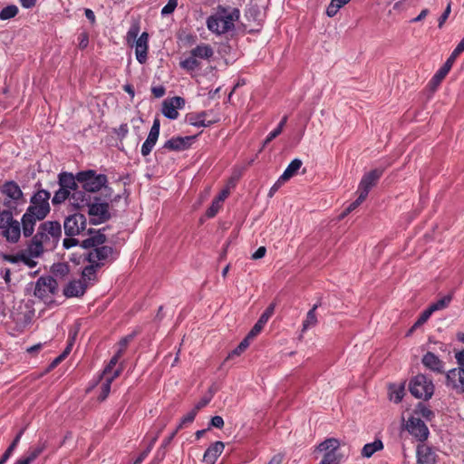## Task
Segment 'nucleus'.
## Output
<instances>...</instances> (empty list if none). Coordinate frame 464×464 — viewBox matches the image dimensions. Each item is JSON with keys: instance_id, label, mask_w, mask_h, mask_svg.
Returning a JSON list of instances; mask_svg holds the SVG:
<instances>
[{"instance_id": "6e6d98bb", "label": "nucleus", "mask_w": 464, "mask_h": 464, "mask_svg": "<svg viewBox=\"0 0 464 464\" xmlns=\"http://www.w3.org/2000/svg\"><path fill=\"white\" fill-rule=\"evenodd\" d=\"M131 339H132V335H130V334L123 337L119 342V349H118L117 353L123 354L129 343L131 341Z\"/></svg>"}, {"instance_id": "680f3d73", "label": "nucleus", "mask_w": 464, "mask_h": 464, "mask_svg": "<svg viewBox=\"0 0 464 464\" xmlns=\"http://www.w3.org/2000/svg\"><path fill=\"white\" fill-rule=\"evenodd\" d=\"M210 426L222 429L224 427V420L221 416H214L210 420Z\"/></svg>"}, {"instance_id": "8fccbe9b", "label": "nucleus", "mask_w": 464, "mask_h": 464, "mask_svg": "<svg viewBox=\"0 0 464 464\" xmlns=\"http://www.w3.org/2000/svg\"><path fill=\"white\" fill-rule=\"evenodd\" d=\"M31 257H33L30 253L28 252V255L21 252L20 253V262H23L24 265H26L28 267L33 268L36 266L37 262L33 260Z\"/></svg>"}, {"instance_id": "ea45409f", "label": "nucleus", "mask_w": 464, "mask_h": 464, "mask_svg": "<svg viewBox=\"0 0 464 464\" xmlns=\"http://www.w3.org/2000/svg\"><path fill=\"white\" fill-rule=\"evenodd\" d=\"M69 272H70L69 266L65 263H57L52 266V273L55 276H59V277L63 278V277L66 276L69 274Z\"/></svg>"}, {"instance_id": "aec40b11", "label": "nucleus", "mask_w": 464, "mask_h": 464, "mask_svg": "<svg viewBox=\"0 0 464 464\" xmlns=\"http://www.w3.org/2000/svg\"><path fill=\"white\" fill-rule=\"evenodd\" d=\"M89 233V237H87L86 239L82 240V243H81V246L83 248H94V247H97V246H102L105 241H106V236L102 233L101 230H92L90 229L88 231Z\"/></svg>"}, {"instance_id": "49530a36", "label": "nucleus", "mask_w": 464, "mask_h": 464, "mask_svg": "<svg viewBox=\"0 0 464 464\" xmlns=\"http://www.w3.org/2000/svg\"><path fill=\"white\" fill-rule=\"evenodd\" d=\"M367 197L364 196L362 193H359V196L356 200L352 202L347 208L345 209L343 215H347L348 213L353 211L355 208H357L366 198Z\"/></svg>"}, {"instance_id": "37998d69", "label": "nucleus", "mask_w": 464, "mask_h": 464, "mask_svg": "<svg viewBox=\"0 0 464 464\" xmlns=\"http://www.w3.org/2000/svg\"><path fill=\"white\" fill-rule=\"evenodd\" d=\"M250 343V340L246 336L243 341L228 354L227 358H231L235 355H240Z\"/></svg>"}, {"instance_id": "e433bc0d", "label": "nucleus", "mask_w": 464, "mask_h": 464, "mask_svg": "<svg viewBox=\"0 0 464 464\" xmlns=\"http://www.w3.org/2000/svg\"><path fill=\"white\" fill-rule=\"evenodd\" d=\"M351 0H331V3L327 6L326 14L329 17L334 16L340 8L348 4Z\"/></svg>"}, {"instance_id": "3c124183", "label": "nucleus", "mask_w": 464, "mask_h": 464, "mask_svg": "<svg viewBox=\"0 0 464 464\" xmlns=\"http://www.w3.org/2000/svg\"><path fill=\"white\" fill-rule=\"evenodd\" d=\"M418 411L423 418L429 420H431V418L434 416L433 411L425 407L422 403L418 404Z\"/></svg>"}, {"instance_id": "a18cd8bd", "label": "nucleus", "mask_w": 464, "mask_h": 464, "mask_svg": "<svg viewBox=\"0 0 464 464\" xmlns=\"http://www.w3.org/2000/svg\"><path fill=\"white\" fill-rule=\"evenodd\" d=\"M198 411H195V409L193 408L187 415H185L182 419H181V421L180 423L179 424L178 426V430H181L183 428L184 425L188 424V423H191L193 422V420H195V417L197 415Z\"/></svg>"}, {"instance_id": "bf43d9fd", "label": "nucleus", "mask_w": 464, "mask_h": 464, "mask_svg": "<svg viewBox=\"0 0 464 464\" xmlns=\"http://www.w3.org/2000/svg\"><path fill=\"white\" fill-rule=\"evenodd\" d=\"M287 180H282V176L279 177V179L276 181V183L271 187L268 197L272 198L275 193L281 188V186L286 182Z\"/></svg>"}, {"instance_id": "4468645a", "label": "nucleus", "mask_w": 464, "mask_h": 464, "mask_svg": "<svg viewBox=\"0 0 464 464\" xmlns=\"http://www.w3.org/2000/svg\"><path fill=\"white\" fill-rule=\"evenodd\" d=\"M406 430L420 442H424L430 434L425 422L420 418L411 417L406 423Z\"/></svg>"}, {"instance_id": "72a5a7b5", "label": "nucleus", "mask_w": 464, "mask_h": 464, "mask_svg": "<svg viewBox=\"0 0 464 464\" xmlns=\"http://www.w3.org/2000/svg\"><path fill=\"white\" fill-rule=\"evenodd\" d=\"M24 431V429H22L18 432V434L15 436L13 442L9 445L7 450L5 451V453L0 458V464H5L7 461V459L11 457L12 453L14 452V450H15L16 446L18 445V443L21 440V437H22Z\"/></svg>"}, {"instance_id": "338daca9", "label": "nucleus", "mask_w": 464, "mask_h": 464, "mask_svg": "<svg viewBox=\"0 0 464 464\" xmlns=\"http://www.w3.org/2000/svg\"><path fill=\"white\" fill-rule=\"evenodd\" d=\"M165 88L163 86H155L151 88V92L156 98H161L165 94Z\"/></svg>"}, {"instance_id": "09e8293b", "label": "nucleus", "mask_w": 464, "mask_h": 464, "mask_svg": "<svg viewBox=\"0 0 464 464\" xmlns=\"http://www.w3.org/2000/svg\"><path fill=\"white\" fill-rule=\"evenodd\" d=\"M222 204L217 201L216 199L213 200L211 206L207 209L206 215L208 218H214L217 213L221 208Z\"/></svg>"}, {"instance_id": "603ef678", "label": "nucleus", "mask_w": 464, "mask_h": 464, "mask_svg": "<svg viewBox=\"0 0 464 464\" xmlns=\"http://www.w3.org/2000/svg\"><path fill=\"white\" fill-rule=\"evenodd\" d=\"M433 313L430 310V308L428 307L426 310H424L420 317L418 318V320L415 322V326H420L422 325L423 324H425L428 319L430 317V315L432 314Z\"/></svg>"}, {"instance_id": "052dcab7", "label": "nucleus", "mask_w": 464, "mask_h": 464, "mask_svg": "<svg viewBox=\"0 0 464 464\" xmlns=\"http://www.w3.org/2000/svg\"><path fill=\"white\" fill-rule=\"evenodd\" d=\"M176 110L181 109L185 105V100L179 96H175L169 100Z\"/></svg>"}, {"instance_id": "4be33fe9", "label": "nucleus", "mask_w": 464, "mask_h": 464, "mask_svg": "<svg viewBox=\"0 0 464 464\" xmlns=\"http://www.w3.org/2000/svg\"><path fill=\"white\" fill-rule=\"evenodd\" d=\"M87 287L82 279L72 280L64 288L63 295L66 297H79L84 295Z\"/></svg>"}, {"instance_id": "5fc2aeb1", "label": "nucleus", "mask_w": 464, "mask_h": 464, "mask_svg": "<svg viewBox=\"0 0 464 464\" xmlns=\"http://www.w3.org/2000/svg\"><path fill=\"white\" fill-rule=\"evenodd\" d=\"M77 334V331H75L71 336H70V339H69V342H68V344L66 346V348L64 349V351L60 354L62 358L65 359L67 357V355L71 353L72 351V345H73V343H74V340H75V336Z\"/></svg>"}, {"instance_id": "f257e3e1", "label": "nucleus", "mask_w": 464, "mask_h": 464, "mask_svg": "<svg viewBox=\"0 0 464 464\" xmlns=\"http://www.w3.org/2000/svg\"><path fill=\"white\" fill-rule=\"evenodd\" d=\"M50 192L43 188L38 189L32 196L30 205L22 217V230L24 237H31L36 222L44 220L50 213Z\"/></svg>"}, {"instance_id": "f3484780", "label": "nucleus", "mask_w": 464, "mask_h": 464, "mask_svg": "<svg viewBox=\"0 0 464 464\" xmlns=\"http://www.w3.org/2000/svg\"><path fill=\"white\" fill-rule=\"evenodd\" d=\"M160 122L158 118L153 121L150 133L141 146V155L146 157L152 151L160 136Z\"/></svg>"}, {"instance_id": "423d86ee", "label": "nucleus", "mask_w": 464, "mask_h": 464, "mask_svg": "<svg viewBox=\"0 0 464 464\" xmlns=\"http://www.w3.org/2000/svg\"><path fill=\"white\" fill-rule=\"evenodd\" d=\"M20 222L13 218V213L10 210H3L0 217V228L3 229V236L7 241L15 243L21 236Z\"/></svg>"}, {"instance_id": "393cba45", "label": "nucleus", "mask_w": 464, "mask_h": 464, "mask_svg": "<svg viewBox=\"0 0 464 464\" xmlns=\"http://www.w3.org/2000/svg\"><path fill=\"white\" fill-rule=\"evenodd\" d=\"M58 179L59 186L70 190V192L76 190L78 184H80L77 181V174L73 176L72 173L62 172L59 174Z\"/></svg>"}, {"instance_id": "c03bdc74", "label": "nucleus", "mask_w": 464, "mask_h": 464, "mask_svg": "<svg viewBox=\"0 0 464 464\" xmlns=\"http://www.w3.org/2000/svg\"><path fill=\"white\" fill-rule=\"evenodd\" d=\"M122 356V354L116 352V353L110 360L108 365L104 368L102 372V376H111L113 372H111L112 368L117 364L119 359Z\"/></svg>"}, {"instance_id": "c85d7f7f", "label": "nucleus", "mask_w": 464, "mask_h": 464, "mask_svg": "<svg viewBox=\"0 0 464 464\" xmlns=\"http://www.w3.org/2000/svg\"><path fill=\"white\" fill-rule=\"evenodd\" d=\"M207 112L202 111L200 113H190L187 115V121L193 126L206 127L212 123V121L206 122ZM215 121H213L214 122Z\"/></svg>"}, {"instance_id": "6e6552de", "label": "nucleus", "mask_w": 464, "mask_h": 464, "mask_svg": "<svg viewBox=\"0 0 464 464\" xmlns=\"http://www.w3.org/2000/svg\"><path fill=\"white\" fill-rule=\"evenodd\" d=\"M2 192L9 198L3 203L7 208L6 210L11 211L12 208H15V205L20 201L24 202L23 191L14 181H5L2 186Z\"/></svg>"}, {"instance_id": "9b49d317", "label": "nucleus", "mask_w": 464, "mask_h": 464, "mask_svg": "<svg viewBox=\"0 0 464 464\" xmlns=\"http://www.w3.org/2000/svg\"><path fill=\"white\" fill-rule=\"evenodd\" d=\"M445 385L457 394L464 393V365H458L446 372Z\"/></svg>"}, {"instance_id": "79ce46f5", "label": "nucleus", "mask_w": 464, "mask_h": 464, "mask_svg": "<svg viewBox=\"0 0 464 464\" xmlns=\"http://www.w3.org/2000/svg\"><path fill=\"white\" fill-rule=\"evenodd\" d=\"M451 301V297L450 295H446L442 298H440V300H438L437 302L431 304L429 308L430 310L434 313L436 311H439V310H442L444 308H446L449 304L450 303Z\"/></svg>"}, {"instance_id": "ddd939ff", "label": "nucleus", "mask_w": 464, "mask_h": 464, "mask_svg": "<svg viewBox=\"0 0 464 464\" xmlns=\"http://www.w3.org/2000/svg\"><path fill=\"white\" fill-rule=\"evenodd\" d=\"M86 218L82 214H73L67 217L63 223L64 232L68 237L79 235L85 229Z\"/></svg>"}, {"instance_id": "f03ea898", "label": "nucleus", "mask_w": 464, "mask_h": 464, "mask_svg": "<svg viewBox=\"0 0 464 464\" xmlns=\"http://www.w3.org/2000/svg\"><path fill=\"white\" fill-rule=\"evenodd\" d=\"M62 237V227L58 221H44L38 227L32 237L27 251L34 257H39L44 250L53 249Z\"/></svg>"}, {"instance_id": "0eeeda50", "label": "nucleus", "mask_w": 464, "mask_h": 464, "mask_svg": "<svg viewBox=\"0 0 464 464\" xmlns=\"http://www.w3.org/2000/svg\"><path fill=\"white\" fill-rule=\"evenodd\" d=\"M87 208L90 222L93 225L104 223L111 218L109 204L102 201L101 197H93Z\"/></svg>"}, {"instance_id": "7c9ffc66", "label": "nucleus", "mask_w": 464, "mask_h": 464, "mask_svg": "<svg viewBox=\"0 0 464 464\" xmlns=\"http://www.w3.org/2000/svg\"><path fill=\"white\" fill-rule=\"evenodd\" d=\"M383 449V443L381 440H375L372 443H367L362 450V456L363 458H371L375 452Z\"/></svg>"}, {"instance_id": "7ed1b4c3", "label": "nucleus", "mask_w": 464, "mask_h": 464, "mask_svg": "<svg viewBox=\"0 0 464 464\" xmlns=\"http://www.w3.org/2000/svg\"><path fill=\"white\" fill-rule=\"evenodd\" d=\"M237 8L229 10L222 5L217 7V13L207 19V27L212 33L220 35L235 28L234 23L239 19Z\"/></svg>"}, {"instance_id": "f8f14e48", "label": "nucleus", "mask_w": 464, "mask_h": 464, "mask_svg": "<svg viewBox=\"0 0 464 464\" xmlns=\"http://www.w3.org/2000/svg\"><path fill=\"white\" fill-rule=\"evenodd\" d=\"M114 255L115 250L113 247L102 245L90 250L85 256L84 260L92 264L100 265V267H102L104 262L115 259Z\"/></svg>"}, {"instance_id": "dca6fc26", "label": "nucleus", "mask_w": 464, "mask_h": 464, "mask_svg": "<svg viewBox=\"0 0 464 464\" xmlns=\"http://www.w3.org/2000/svg\"><path fill=\"white\" fill-rule=\"evenodd\" d=\"M195 138L196 136L173 137L168 140L159 151L163 153L162 150H164L169 151H182L188 150Z\"/></svg>"}, {"instance_id": "b1692460", "label": "nucleus", "mask_w": 464, "mask_h": 464, "mask_svg": "<svg viewBox=\"0 0 464 464\" xmlns=\"http://www.w3.org/2000/svg\"><path fill=\"white\" fill-rule=\"evenodd\" d=\"M225 445L221 441L211 444L204 453L203 461L206 464H215L218 458L223 452Z\"/></svg>"}, {"instance_id": "39448f33", "label": "nucleus", "mask_w": 464, "mask_h": 464, "mask_svg": "<svg viewBox=\"0 0 464 464\" xmlns=\"http://www.w3.org/2000/svg\"><path fill=\"white\" fill-rule=\"evenodd\" d=\"M409 390L415 398L427 401L434 393V385L432 381L425 375L418 374L411 380Z\"/></svg>"}, {"instance_id": "5701e85b", "label": "nucleus", "mask_w": 464, "mask_h": 464, "mask_svg": "<svg viewBox=\"0 0 464 464\" xmlns=\"http://www.w3.org/2000/svg\"><path fill=\"white\" fill-rule=\"evenodd\" d=\"M148 40H149V34H148V33L144 32L140 34V36L136 41V46H135L136 59L141 64L145 63L147 61Z\"/></svg>"}, {"instance_id": "2f4dec72", "label": "nucleus", "mask_w": 464, "mask_h": 464, "mask_svg": "<svg viewBox=\"0 0 464 464\" xmlns=\"http://www.w3.org/2000/svg\"><path fill=\"white\" fill-rule=\"evenodd\" d=\"M101 268L100 265L90 263L89 266H86L82 272V280L88 285L89 282L94 281L96 279V272Z\"/></svg>"}, {"instance_id": "1a4fd4ad", "label": "nucleus", "mask_w": 464, "mask_h": 464, "mask_svg": "<svg viewBox=\"0 0 464 464\" xmlns=\"http://www.w3.org/2000/svg\"><path fill=\"white\" fill-rule=\"evenodd\" d=\"M58 284L52 276H41L37 279L34 295L41 300H46L57 292Z\"/></svg>"}, {"instance_id": "6ab92c4d", "label": "nucleus", "mask_w": 464, "mask_h": 464, "mask_svg": "<svg viewBox=\"0 0 464 464\" xmlns=\"http://www.w3.org/2000/svg\"><path fill=\"white\" fill-rule=\"evenodd\" d=\"M457 57H458V55H455L454 53L452 52L450 56L447 59L445 63L442 65V67L435 73V75L432 77V79L430 82V84L433 88H436L438 85L440 84L442 80L446 77V75L450 71Z\"/></svg>"}, {"instance_id": "cd10ccee", "label": "nucleus", "mask_w": 464, "mask_h": 464, "mask_svg": "<svg viewBox=\"0 0 464 464\" xmlns=\"http://www.w3.org/2000/svg\"><path fill=\"white\" fill-rule=\"evenodd\" d=\"M121 372V368H119V369L115 370L111 376H108V377L107 376H103L105 378V382L102 384V387H101L102 391H101V393H100V395L98 397V399L100 401H104L108 397V395H109V393L111 392V382L118 376H120Z\"/></svg>"}, {"instance_id": "4d7b16f0", "label": "nucleus", "mask_w": 464, "mask_h": 464, "mask_svg": "<svg viewBox=\"0 0 464 464\" xmlns=\"http://www.w3.org/2000/svg\"><path fill=\"white\" fill-rule=\"evenodd\" d=\"M155 440L156 439H154L152 440V442L148 446V448L140 454V456L135 459L134 464H141L142 463V461L147 458V456L150 452Z\"/></svg>"}, {"instance_id": "2eb2a0df", "label": "nucleus", "mask_w": 464, "mask_h": 464, "mask_svg": "<svg viewBox=\"0 0 464 464\" xmlns=\"http://www.w3.org/2000/svg\"><path fill=\"white\" fill-rule=\"evenodd\" d=\"M383 173V169H375L363 175L359 187L358 193H362L364 196H368L369 191L374 187Z\"/></svg>"}, {"instance_id": "a211bd4d", "label": "nucleus", "mask_w": 464, "mask_h": 464, "mask_svg": "<svg viewBox=\"0 0 464 464\" xmlns=\"http://www.w3.org/2000/svg\"><path fill=\"white\" fill-rule=\"evenodd\" d=\"M418 464H435L437 455L430 446L420 444L416 450Z\"/></svg>"}, {"instance_id": "e2e57ef3", "label": "nucleus", "mask_w": 464, "mask_h": 464, "mask_svg": "<svg viewBox=\"0 0 464 464\" xmlns=\"http://www.w3.org/2000/svg\"><path fill=\"white\" fill-rule=\"evenodd\" d=\"M20 253L16 254V255H9V254H3L2 255V258L5 260V261H7L9 263H12V264H16L18 262H20Z\"/></svg>"}, {"instance_id": "bb28decb", "label": "nucleus", "mask_w": 464, "mask_h": 464, "mask_svg": "<svg viewBox=\"0 0 464 464\" xmlns=\"http://www.w3.org/2000/svg\"><path fill=\"white\" fill-rule=\"evenodd\" d=\"M190 54L197 59L208 60L214 55L213 48L208 44H200L191 49Z\"/></svg>"}, {"instance_id": "0e129e2a", "label": "nucleus", "mask_w": 464, "mask_h": 464, "mask_svg": "<svg viewBox=\"0 0 464 464\" xmlns=\"http://www.w3.org/2000/svg\"><path fill=\"white\" fill-rule=\"evenodd\" d=\"M282 133V131L276 128L274 130H272L267 137L266 138L264 141V146L267 145L269 142H271L274 139H276L277 136H279Z\"/></svg>"}, {"instance_id": "c756f323", "label": "nucleus", "mask_w": 464, "mask_h": 464, "mask_svg": "<svg viewBox=\"0 0 464 464\" xmlns=\"http://www.w3.org/2000/svg\"><path fill=\"white\" fill-rule=\"evenodd\" d=\"M319 304H314V306L307 312V314H306V318L305 320L303 322V327H302V332H305L307 331L308 329L312 328V327H314L317 323H318V320H317V316H316V314H315V311L316 309L318 308Z\"/></svg>"}, {"instance_id": "a878e982", "label": "nucleus", "mask_w": 464, "mask_h": 464, "mask_svg": "<svg viewBox=\"0 0 464 464\" xmlns=\"http://www.w3.org/2000/svg\"><path fill=\"white\" fill-rule=\"evenodd\" d=\"M422 363L433 372H443V362L439 359L433 353L428 352L422 357Z\"/></svg>"}, {"instance_id": "58836bf2", "label": "nucleus", "mask_w": 464, "mask_h": 464, "mask_svg": "<svg viewBox=\"0 0 464 464\" xmlns=\"http://www.w3.org/2000/svg\"><path fill=\"white\" fill-rule=\"evenodd\" d=\"M162 113L165 117L170 120H175L179 116L178 111L169 100H165L163 102Z\"/></svg>"}, {"instance_id": "864d4df0", "label": "nucleus", "mask_w": 464, "mask_h": 464, "mask_svg": "<svg viewBox=\"0 0 464 464\" xmlns=\"http://www.w3.org/2000/svg\"><path fill=\"white\" fill-rule=\"evenodd\" d=\"M264 325L260 324L258 322L255 324V325L252 327L250 332L247 334L246 337L249 340L254 339L256 336H257L261 331L263 330Z\"/></svg>"}, {"instance_id": "f704fd0d", "label": "nucleus", "mask_w": 464, "mask_h": 464, "mask_svg": "<svg viewBox=\"0 0 464 464\" xmlns=\"http://www.w3.org/2000/svg\"><path fill=\"white\" fill-rule=\"evenodd\" d=\"M46 441H38L37 444L30 447L26 452V455L34 461L46 449Z\"/></svg>"}, {"instance_id": "412c9836", "label": "nucleus", "mask_w": 464, "mask_h": 464, "mask_svg": "<svg viewBox=\"0 0 464 464\" xmlns=\"http://www.w3.org/2000/svg\"><path fill=\"white\" fill-rule=\"evenodd\" d=\"M92 199V197L85 190L76 188V190L71 192L70 203L77 209L88 207Z\"/></svg>"}, {"instance_id": "de8ad7c7", "label": "nucleus", "mask_w": 464, "mask_h": 464, "mask_svg": "<svg viewBox=\"0 0 464 464\" xmlns=\"http://www.w3.org/2000/svg\"><path fill=\"white\" fill-rule=\"evenodd\" d=\"M178 6V0H169L167 5L161 9V14L168 15L172 14Z\"/></svg>"}, {"instance_id": "69168bd1", "label": "nucleus", "mask_w": 464, "mask_h": 464, "mask_svg": "<svg viewBox=\"0 0 464 464\" xmlns=\"http://www.w3.org/2000/svg\"><path fill=\"white\" fill-rule=\"evenodd\" d=\"M79 243L80 242H79L78 239L73 238L72 237H70L68 238H64L63 239V245L64 248L68 249V248H70L72 246H74L78 245Z\"/></svg>"}, {"instance_id": "774afa93", "label": "nucleus", "mask_w": 464, "mask_h": 464, "mask_svg": "<svg viewBox=\"0 0 464 464\" xmlns=\"http://www.w3.org/2000/svg\"><path fill=\"white\" fill-rule=\"evenodd\" d=\"M211 400V397L202 398L194 407L195 411H198L202 408L206 407Z\"/></svg>"}, {"instance_id": "c9c22d12", "label": "nucleus", "mask_w": 464, "mask_h": 464, "mask_svg": "<svg viewBox=\"0 0 464 464\" xmlns=\"http://www.w3.org/2000/svg\"><path fill=\"white\" fill-rule=\"evenodd\" d=\"M70 197H71L70 190H67V189L60 187V188L54 193V195L52 198V203L54 206L60 205V204L63 203L66 199L70 200Z\"/></svg>"}, {"instance_id": "4c0bfd02", "label": "nucleus", "mask_w": 464, "mask_h": 464, "mask_svg": "<svg viewBox=\"0 0 464 464\" xmlns=\"http://www.w3.org/2000/svg\"><path fill=\"white\" fill-rule=\"evenodd\" d=\"M179 65L182 69L187 70L188 72H193L196 69H198L200 66V63L198 61L196 57L190 54L189 57L182 60L179 63Z\"/></svg>"}, {"instance_id": "a19ab883", "label": "nucleus", "mask_w": 464, "mask_h": 464, "mask_svg": "<svg viewBox=\"0 0 464 464\" xmlns=\"http://www.w3.org/2000/svg\"><path fill=\"white\" fill-rule=\"evenodd\" d=\"M18 13V8L16 5H11L4 7L0 11V20H8L14 17Z\"/></svg>"}, {"instance_id": "9d476101", "label": "nucleus", "mask_w": 464, "mask_h": 464, "mask_svg": "<svg viewBox=\"0 0 464 464\" xmlns=\"http://www.w3.org/2000/svg\"><path fill=\"white\" fill-rule=\"evenodd\" d=\"M339 447V440L334 438L327 439L320 443L317 447V450L321 452L324 451V455L319 464H339L340 458L336 453Z\"/></svg>"}, {"instance_id": "473e14b6", "label": "nucleus", "mask_w": 464, "mask_h": 464, "mask_svg": "<svg viewBox=\"0 0 464 464\" xmlns=\"http://www.w3.org/2000/svg\"><path fill=\"white\" fill-rule=\"evenodd\" d=\"M301 166H302L301 160H299V159L293 160L289 163V165L287 166V168L285 169L284 173L281 175L282 180H289L293 176H295L296 174L297 170L301 168Z\"/></svg>"}, {"instance_id": "13d9d810", "label": "nucleus", "mask_w": 464, "mask_h": 464, "mask_svg": "<svg viewBox=\"0 0 464 464\" xmlns=\"http://www.w3.org/2000/svg\"><path fill=\"white\" fill-rule=\"evenodd\" d=\"M79 48L83 50L85 49L87 46H88V44H89V35L87 33L83 32V33H81L79 37Z\"/></svg>"}, {"instance_id": "20e7f679", "label": "nucleus", "mask_w": 464, "mask_h": 464, "mask_svg": "<svg viewBox=\"0 0 464 464\" xmlns=\"http://www.w3.org/2000/svg\"><path fill=\"white\" fill-rule=\"evenodd\" d=\"M77 181L83 190L89 193H95L102 190L104 199L112 196V188L107 186L108 178L104 174H98L93 169H87L77 173Z\"/></svg>"}]
</instances>
